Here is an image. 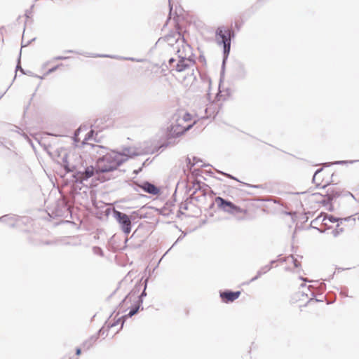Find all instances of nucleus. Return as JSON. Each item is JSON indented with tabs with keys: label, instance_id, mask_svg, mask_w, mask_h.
Returning <instances> with one entry per match:
<instances>
[{
	"label": "nucleus",
	"instance_id": "obj_18",
	"mask_svg": "<svg viewBox=\"0 0 359 359\" xmlns=\"http://www.w3.org/2000/svg\"><path fill=\"white\" fill-rule=\"evenodd\" d=\"M81 348H76V354L77 355H79L81 354Z\"/></svg>",
	"mask_w": 359,
	"mask_h": 359
},
{
	"label": "nucleus",
	"instance_id": "obj_12",
	"mask_svg": "<svg viewBox=\"0 0 359 359\" xmlns=\"http://www.w3.org/2000/svg\"><path fill=\"white\" fill-rule=\"evenodd\" d=\"M241 294V292L240 291H224L220 293V297L223 302L229 303L237 299L240 297Z\"/></svg>",
	"mask_w": 359,
	"mask_h": 359
},
{
	"label": "nucleus",
	"instance_id": "obj_6",
	"mask_svg": "<svg viewBox=\"0 0 359 359\" xmlns=\"http://www.w3.org/2000/svg\"><path fill=\"white\" fill-rule=\"evenodd\" d=\"M331 176L332 174L329 170L321 168L315 172L313 177V181L316 186L325 188L330 185Z\"/></svg>",
	"mask_w": 359,
	"mask_h": 359
},
{
	"label": "nucleus",
	"instance_id": "obj_16",
	"mask_svg": "<svg viewBox=\"0 0 359 359\" xmlns=\"http://www.w3.org/2000/svg\"><path fill=\"white\" fill-rule=\"evenodd\" d=\"M97 340L96 337H91L89 340L85 341L83 344V348L86 349H89L93 344L95 343Z\"/></svg>",
	"mask_w": 359,
	"mask_h": 359
},
{
	"label": "nucleus",
	"instance_id": "obj_11",
	"mask_svg": "<svg viewBox=\"0 0 359 359\" xmlns=\"http://www.w3.org/2000/svg\"><path fill=\"white\" fill-rule=\"evenodd\" d=\"M320 302L316 299L309 300L301 311L309 316H317L320 310Z\"/></svg>",
	"mask_w": 359,
	"mask_h": 359
},
{
	"label": "nucleus",
	"instance_id": "obj_19",
	"mask_svg": "<svg viewBox=\"0 0 359 359\" xmlns=\"http://www.w3.org/2000/svg\"><path fill=\"white\" fill-rule=\"evenodd\" d=\"M56 69V67H55V68H53V69H50V71H49V72H53V71L54 69Z\"/></svg>",
	"mask_w": 359,
	"mask_h": 359
},
{
	"label": "nucleus",
	"instance_id": "obj_20",
	"mask_svg": "<svg viewBox=\"0 0 359 359\" xmlns=\"http://www.w3.org/2000/svg\"><path fill=\"white\" fill-rule=\"evenodd\" d=\"M129 298L127 297L126 299H125V302H126Z\"/></svg>",
	"mask_w": 359,
	"mask_h": 359
},
{
	"label": "nucleus",
	"instance_id": "obj_8",
	"mask_svg": "<svg viewBox=\"0 0 359 359\" xmlns=\"http://www.w3.org/2000/svg\"><path fill=\"white\" fill-rule=\"evenodd\" d=\"M115 217L119 224H121V229L126 234L130 233L131 231V221L129 217L124 213L118 211H115Z\"/></svg>",
	"mask_w": 359,
	"mask_h": 359
},
{
	"label": "nucleus",
	"instance_id": "obj_14",
	"mask_svg": "<svg viewBox=\"0 0 359 359\" xmlns=\"http://www.w3.org/2000/svg\"><path fill=\"white\" fill-rule=\"evenodd\" d=\"M346 227V221L344 219H337L334 224V229L333 230V234L334 236L339 235L340 233L344 231Z\"/></svg>",
	"mask_w": 359,
	"mask_h": 359
},
{
	"label": "nucleus",
	"instance_id": "obj_2",
	"mask_svg": "<svg viewBox=\"0 0 359 359\" xmlns=\"http://www.w3.org/2000/svg\"><path fill=\"white\" fill-rule=\"evenodd\" d=\"M194 123L192 116L189 113L179 114L175 123L171 126L170 130L175 135H180L188 130Z\"/></svg>",
	"mask_w": 359,
	"mask_h": 359
},
{
	"label": "nucleus",
	"instance_id": "obj_10",
	"mask_svg": "<svg viewBox=\"0 0 359 359\" xmlns=\"http://www.w3.org/2000/svg\"><path fill=\"white\" fill-rule=\"evenodd\" d=\"M94 131L93 130H89L86 127H80L79 128L74 134V140L76 142H84L86 140L92 137Z\"/></svg>",
	"mask_w": 359,
	"mask_h": 359
},
{
	"label": "nucleus",
	"instance_id": "obj_1",
	"mask_svg": "<svg viewBox=\"0 0 359 359\" xmlns=\"http://www.w3.org/2000/svg\"><path fill=\"white\" fill-rule=\"evenodd\" d=\"M124 161L125 156L111 151L97 160L95 172L97 174L116 170Z\"/></svg>",
	"mask_w": 359,
	"mask_h": 359
},
{
	"label": "nucleus",
	"instance_id": "obj_15",
	"mask_svg": "<svg viewBox=\"0 0 359 359\" xmlns=\"http://www.w3.org/2000/svg\"><path fill=\"white\" fill-rule=\"evenodd\" d=\"M95 174V168L93 166H88L86 168L83 172L80 174V179L81 180H86L93 177Z\"/></svg>",
	"mask_w": 359,
	"mask_h": 359
},
{
	"label": "nucleus",
	"instance_id": "obj_17",
	"mask_svg": "<svg viewBox=\"0 0 359 359\" xmlns=\"http://www.w3.org/2000/svg\"><path fill=\"white\" fill-rule=\"evenodd\" d=\"M139 304L135 306V307L130 311V312L126 315L127 317H132L133 315L137 313L139 309Z\"/></svg>",
	"mask_w": 359,
	"mask_h": 359
},
{
	"label": "nucleus",
	"instance_id": "obj_7",
	"mask_svg": "<svg viewBox=\"0 0 359 359\" xmlns=\"http://www.w3.org/2000/svg\"><path fill=\"white\" fill-rule=\"evenodd\" d=\"M175 70L177 72L181 74L184 73L182 77L186 78V76H192L194 72V62L191 60L182 59L176 65Z\"/></svg>",
	"mask_w": 359,
	"mask_h": 359
},
{
	"label": "nucleus",
	"instance_id": "obj_5",
	"mask_svg": "<svg viewBox=\"0 0 359 359\" xmlns=\"http://www.w3.org/2000/svg\"><path fill=\"white\" fill-rule=\"evenodd\" d=\"M341 192L342 189L339 186L332 184L328 187L325 196L316 193L313 194V196L323 205H325L332 199L339 196Z\"/></svg>",
	"mask_w": 359,
	"mask_h": 359
},
{
	"label": "nucleus",
	"instance_id": "obj_3",
	"mask_svg": "<svg viewBox=\"0 0 359 359\" xmlns=\"http://www.w3.org/2000/svg\"><path fill=\"white\" fill-rule=\"evenodd\" d=\"M215 203L220 210L231 215H241L245 216L248 214V211L246 209L241 208L232 202L226 201L220 196L215 198Z\"/></svg>",
	"mask_w": 359,
	"mask_h": 359
},
{
	"label": "nucleus",
	"instance_id": "obj_13",
	"mask_svg": "<svg viewBox=\"0 0 359 359\" xmlns=\"http://www.w3.org/2000/svg\"><path fill=\"white\" fill-rule=\"evenodd\" d=\"M141 188L146 192L152 194V195H158L160 194V189L156 187L155 185L149 183V182H144Z\"/></svg>",
	"mask_w": 359,
	"mask_h": 359
},
{
	"label": "nucleus",
	"instance_id": "obj_4",
	"mask_svg": "<svg viewBox=\"0 0 359 359\" xmlns=\"http://www.w3.org/2000/svg\"><path fill=\"white\" fill-rule=\"evenodd\" d=\"M336 222L337 219L334 217L321 214L313 220L311 224L320 231H324L333 229Z\"/></svg>",
	"mask_w": 359,
	"mask_h": 359
},
{
	"label": "nucleus",
	"instance_id": "obj_9",
	"mask_svg": "<svg viewBox=\"0 0 359 359\" xmlns=\"http://www.w3.org/2000/svg\"><path fill=\"white\" fill-rule=\"evenodd\" d=\"M217 35L219 36L222 42L224 45V52H229L231 46V32L230 29H224L222 27H219L217 29Z\"/></svg>",
	"mask_w": 359,
	"mask_h": 359
}]
</instances>
